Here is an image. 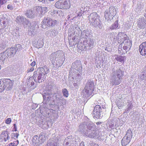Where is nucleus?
I'll list each match as a JSON object with an SVG mask.
<instances>
[{"label":"nucleus","mask_w":146,"mask_h":146,"mask_svg":"<svg viewBox=\"0 0 146 146\" xmlns=\"http://www.w3.org/2000/svg\"><path fill=\"white\" fill-rule=\"evenodd\" d=\"M55 55H56V58H55V60H58V58H63L65 59V58L64 56V54L62 51L58 50L56 52H55Z\"/></svg>","instance_id":"obj_21"},{"label":"nucleus","mask_w":146,"mask_h":146,"mask_svg":"<svg viewBox=\"0 0 146 146\" xmlns=\"http://www.w3.org/2000/svg\"><path fill=\"white\" fill-rule=\"evenodd\" d=\"M56 22V21L51 19H44L41 23V27L44 29H46L48 27L54 26Z\"/></svg>","instance_id":"obj_8"},{"label":"nucleus","mask_w":146,"mask_h":146,"mask_svg":"<svg viewBox=\"0 0 146 146\" xmlns=\"http://www.w3.org/2000/svg\"><path fill=\"white\" fill-rule=\"evenodd\" d=\"M13 134L14 135V137H16L17 138H18V137L19 135V134L18 133H13Z\"/></svg>","instance_id":"obj_56"},{"label":"nucleus","mask_w":146,"mask_h":146,"mask_svg":"<svg viewBox=\"0 0 146 146\" xmlns=\"http://www.w3.org/2000/svg\"><path fill=\"white\" fill-rule=\"evenodd\" d=\"M55 97L56 98V102L58 104H60L65 105L66 103V100L64 99H60L61 98V96L59 94H56L54 95Z\"/></svg>","instance_id":"obj_16"},{"label":"nucleus","mask_w":146,"mask_h":146,"mask_svg":"<svg viewBox=\"0 0 146 146\" xmlns=\"http://www.w3.org/2000/svg\"><path fill=\"white\" fill-rule=\"evenodd\" d=\"M107 47L105 49V50H107L108 51H109V50H107ZM109 51H110V50H109Z\"/></svg>","instance_id":"obj_61"},{"label":"nucleus","mask_w":146,"mask_h":146,"mask_svg":"<svg viewBox=\"0 0 146 146\" xmlns=\"http://www.w3.org/2000/svg\"><path fill=\"white\" fill-rule=\"evenodd\" d=\"M139 51L141 55L146 56V42L142 43L140 45Z\"/></svg>","instance_id":"obj_15"},{"label":"nucleus","mask_w":146,"mask_h":146,"mask_svg":"<svg viewBox=\"0 0 146 146\" xmlns=\"http://www.w3.org/2000/svg\"><path fill=\"white\" fill-rule=\"evenodd\" d=\"M36 62L35 61H33L32 63L31 64V65L32 66H34L35 65Z\"/></svg>","instance_id":"obj_57"},{"label":"nucleus","mask_w":146,"mask_h":146,"mask_svg":"<svg viewBox=\"0 0 146 146\" xmlns=\"http://www.w3.org/2000/svg\"><path fill=\"white\" fill-rule=\"evenodd\" d=\"M68 142H67L66 143V144H68Z\"/></svg>","instance_id":"obj_64"},{"label":"nucleus","mask_w":146,"mask_h":146,"mask_svg":"<svg viewBox=\"0 0 146 146\" xmlns=\"http://www.w3.org/2000/svg\"><path fill=\"white\" fill-rule=\"evenodd\" d=\"M146 77V73L144 72H143L141 74L139 79L141 80H143Z\"/></svg>","instance_id":"obj_33"},{"label":"nucleus","mask_w":146,"mask_h":146,"mask_svg":"<svg viewBox=\"0 0 146 146\" xmlns=\"http://www.w3.org/2000/svg\"><path fill=\"white\" fill-rule=\"evenodd\" d=\"M13 125L14 126V127L12 130V131H16L17 130V126H16V125L15 124H14Z\"/></svg>","instance_id":"obj_48"},{"label":"nucleus","mask_w":146,"mask_h":146,"mask_svg":"<svg viewBox=\"0 0 146 146\" xmlns=\"http://www.w3.org/2000/svg\"><path fill=\"white\" fill-rule=\"evenodd\" d=\"M124 137L131 140L132 137V133L131 129H129L127 131L126 134Z\"/></svg>","instance_id":"obj_29"},{"label":"nucleus","mask_w":146,"mask_h":146,"mask_svg":"<svg viewBox=\"0 0 146 146\" xmlns=\"http://www.w3.org/2000/svg\"><path fill=\"white\" fill-rule=\"evenodd\" d=\"M95 126L93 125H88L86 126L85 124H81L79 126L78 130L83 132L86 136L91 137L97 138L99 137L98 134L94 130Z\"/></svg>","instance_id":"obj_1"},{"label":"nucleus","mask_w":146,"mask_h":146,"mask_svg":"<svg viewBox=\"0 0 146 146\" xmlns=\"http://www.w3.org/2000/svg\"><path fill=\"white\" fill-rule=\"evenodd\" d=\"M32 141L33 143L35 144L41 143H40V140L39 137L36 135H35L33 137Z\"/></svg>","instance_id":"obj_28"},{"label":"nucleus","mask_w":146,"mask_h":146,"mask_svg":"<svg viewBox=\"0 0 146 146\" xmlns=\"http://www.w3.org/2000/svg\"><path fill=\"white\" fill-rule=\"evenodd\" d=\"M118 53L120 54H122L123 53H125V51L123 50V49H122V47L121 46H119L118 49Z\"/></svg>","instance_id":"obj_41"},{"label":"nucleus","mask_w":146,"mask_h":146,"mask_svg":"<svg viewBox=\"0 0 146 146\" xmlns=\"http://www.w3.org/2000/svg\"><path fill=\"white\" fill-rule=\"evenodd\" d=\"M126 43L124 44V45L123 47V49L125 52L129 50L131 48L132 45L131 42L130 40H128Z\"/></svg>","instance_id":"obj_20"},{"label":"nucleus","mask_w":146,"mask_h":146,"mask_svg":"<svg viewBox=\"0 0 146 146\" xmlns=\"http://www.w3.org/2000/svg\"><path fill=\"white\" fill-rule=\"evenodd\" d=\"M36 80L35 78H34L33 77H30L29 79L27 80V85L28 86L31 88V89H34L35 88V87L33 86L34 84L33 81L34 80L36 81Z\"/></svg>","instance_id":"obj_17"},{"label":"nucleus","mask_w":146,"mask_h":146,"mask_svg":"<svg viewBox=\"0 0 146 146\" xmlns=\"http://www.w3.org/2000/svg\"><path fill=\"white\" fill-rule=\"evenodd\" d=\"M7 8L10 10H11L13 9V8L12 5L9 4L7 6Z\"/></svg>","instance_id":"obj_47"},{"label":"nucleus","mask_w":146,"mask_h":146,"mask_svg":"<svg viewBox=\"0 0 146 146\" xmlns=\"http://www.w3.org/2000/svg\"><path fill=\"white\" fill-rule=\"evenodd\" d=\"M123 72L119 69L114 71L111 74V84L115 85L119 84L121 82V78L123 76Z\"/></svg>","instance_id":"obj_2"},{"label":"nucleus","mask_w":146,"mask_h":146,"mask_svg":"<svg viewBox=\"0 0 146 146\" xmlns=\"http://www.w3.org/2000/svg\"><path fill=\"white\" fill-rule=\"evenodd\" d=\"M116 14V11L115 8L111 7L109 8V11H106L105 12V19L108 21H111Z\"/></svg>","instance_id":"obj_6"},{"label":"nucleus","mask_w":146,"mask_h":146,"mask_svg":"<svg viewBox=\"0 0 146 146\" xmlns=\"http://www.w3.org/2000/svg\"><path fill=\"white\" fill-rule=\"evenodd\" d=\"M16 52L15 48L13 47L8 48L5 52V54H7V55L9 56L14 55Z\"/></svg>","instance_id":"obj_18"},{"label":"nucleus","mask_w":146,"mask_h":146,"mask_svg":"<svg viewBox=\"0 0 146 146\" xmlns=\"http://www.w3.org/2000/svg\"><path fill=\"white\" fill-rule=\"evenodd\" d=\"M3 79L0 80V86L3 87Z\"/></svg>","instance_id":"obj_52"},{"label":"nucleus","mask_w":146,"mask_h":146,"mask_svg":"<svg viewBox=\"0 0 146 146\" xmlns=\"http://www.w3.org/2000/svg\"><path fill=\"white\" fill-rule=\"evenodd\" d=\"M74 86L76 87L77 88L78 86V83L77 82H76V83H74Z\"/></svg>","instance_id":"obj_58"},{"label":"nucleus","mask_w":146,"mask_h":146,"mask_svg":"<svg viewBox=\"0 0 146 146\" xmlns=\"http://www.w3.org/2000/svg\"><path fill=\"white\" fill-rule=\"evenodd\" d=\"M7 0H0V6L5 3L7 2Z\"/></svg>","instance_id":"obj_46"},{"label":"nucleus","mask_w":146,"mask_h":146,"mask_svg":"<svg viewBox=\"0 0 146 146\" xmlns=\"http://www.w3.org/2000/svg\"><path fill=\"white\" fill-rule=\"evenodd\" d=\"M62 92L63 94V96L66 97H67L69 95L67 89L64 88L62 90Z\"/></svg>","instance_id":"obj_38"},{"label":"nucleus","mask_w":146,"mask_h":146,"mask_svg":"<svg viewBox=\"0 0 146 146\" xmlns=\"http://www.w3.org/2000/svg\"><path fill=\"white\" fill-rule=\"evenodd\" d=\"M22 49V47L21 46V45L19 44H16V47L15 48V50H16V51H19Z\"/></svg>","instance_id":"obj_36"},{"label":"nucleus","mask_w":146,"mask_h":146,"mask_svg":"<svg viewBox=\"0 0 146 146\" xmlns=\"http://www.w3.org/2000/svg\"><path fill=\"white\" fill-rule=\"evenodd\" d=\"M4 90V88L0 86V92H2Z\"/></svg>","instance_id":"obj_59"},{"label":"nucleus","mask_w":146,"mask_h":146,"mask_svg":"<svg viewBox=\"0 0 146 146\" xmlns=\"http://www.w3.org/2000/svg\"><path fill=\"white\" fill-rule=\"evenodd\" d=\"M57 144L56 142L52 141L50 142L48 141L46 146H57Z\"/></svg>","instance_id":"obj_32"},{"label":"nucleus","mask_w":146,"mask_h":146,"mask_svg":"<svg viewBox=\"0 0 146 146\" xmlns=\"http://www.w3.org/2000/svg\"><path fill=\"white\" fill-rule=\"evenodd\" d=\"M34 70V68L33 67H32L30 69H28L27 70V72H30L32 71H33Z\"/></svg>","instance_id":"obj_54"},{"label":"nucleus","mask_w":146,"mask_h":146,"mask_svg":"<svg viewBox=\"0 0 146 146\" xmlns=\"http://www.w3.org/2000/svg\"><path fill=\"white\" fill-rule=\"evenodd\" d=\"M52 31L51 30L48 31L46 32V34L48 36H52Z\"/></svg>","instance_id":"obj_45"},{"label":"nucleus","mask_w":146,"mask_h":146,"mask_svg":"<svg viewBox=\"0 0 146 146\" xmlns=\"http://www.w3.org/2000/svg\"><path fill=\"white\" fill-rule=\"evenodd\" d=\"M49 72V69L46 68H40V72L38 74H37V72L35 71L33 77L36 80V78L37 77L38 82L40 83L43 82L46 78L45 75L48 74Z\"/></svg>","instance_id":"obj_3"},{"label":"nucleus","mask_w":146,"mask_h":146,"mask_svg":"<svg viewBox=\"0 0 146 146\" xmlns=\"http://www.w3.org/2000/svg\"><path fill=\"white\" fill-rule=\"evenodd\" d=\"M38 42H39V44H40L39 45V46L37 48H40L42 47L43 46V44H42L41 43L42 42L41 41H38Z\"/></svg>","instance_id":"obj_50"},{"label":"nucleus","mask_w":146,"mask_h":146,"mask_svg":"<svg viewBox=\"0 0 146 146\" xmlns=\"http://www.w3.org/2000/svg\"><path fill=\"white\" fill-rule=\"evenodd\" d=\"M19 144V141L18 140L14 141L13 143H11V144L12 145V146H17Z\"/></svg>","instance_id":"obj_43"},{"label":"nucleus","mask_w":146,"mask_h":146,"mask_svg":"<svg viewBox=\"0 0 146 146\" xmlns=\"http://www.w3.org/2000/svg\"><path fill=\"white\" fill-rule=\"evenodd\" d=\"M40 1H43L44 0H38Z\"/></svg>","instance_id":"obj_63"},{"label":"nucleus","mask_w":146,"mask_h":146,"mask_svg":"<svg viewBox=\"0 0 146 146\" xmlns=\"http://www.w3.org/2000/svg\"><path fill=\"white\" fill-rule=\"evenodd\" d=\"M56 7L61 9H67L70 7L69 0H59L55 4Z\"/></svg>","instance_id":"obj_5"},{"label":"nucleus","mask_w":146,"mask_h":146,"mask_svg":"<svg viewBox=\"0 0 146 146\" xmlns=\"http://www.w3.org/2000/svg\"><path fill=\"white\" fill-rule=\"evenodd\" d=\"M94 42L92 41H90V43H89L88 45L90 47H92L93 46Z\"/></svg>","instance_id":"obj_51"},{"label":"nucleus","mask_w":146,"mask_h":146,"mask_svg":"<svg viewBox=\"0 0 146 146\" xmlns=\"http://www.w3.org/2000/svg\"><path fill=\"white\" fill-rule=\"evenodd\" d=\"M51 31H52V33H51L52 36H55L56 35V33H55V30H53V31L51 30Z\"/></svg>","instance_id":"obj_55"},{"label":"nucleus","mask_w":146,"mask_h":146,"mask_svg":"<svg viewBox=\"0 0 146 146\" xmlns=\"http://www.w3.org/2000/svg\"><path fill=\"white\" fill-rule=\"evenodd\" d=\"M82 66L81 65L80 62L79 61H77L73 63L72 64V66L71 67V70H73L74 72L78 73V76L79 77V79L77 78V81H79L80 80V74H79L80 73L79 71L82 68Z\"/></svg>","instance_id":"obj_7"},{"label":"nucleus","mask_w":146,"mask_h":146,"mask_svg":"<svg viewBox=\"0 0 146 146\" xmlns=\"http://www.w3.org/2000/svg\"><path fill=\"white\" fill-rule=\"evenodd\" d=\"M59 60H56V64L58 66V67L61 66L63 64L64 62V61L65 59H64L63 58H59Z\"/></svg>","instance_id":"obj_30"},{"label":"nucleus","mask_w":146,"mask_h":146,"mask_svg":"<svg viewBox=\"0 0 146 146\" xmlns=\"http://www.w3.org/2000/svg\"><path fill=\"white\" fill-rule=\"evenodd\" d=\"M41 7L40 6L36 7L35 9L36 13L38 14L39 15H41Z\"/></svg>","instance_id":"obj_39"},{"label":"nucleus","mask_w":146,"mask_h":146,"mask_svg":"<svg viewBox=\"0 0 146 146\" xmlns=\"http://www.w3.org/2000/svg\"><path fill=\"white\" fill-rule=\"evenodd\" d=\"M43 102L46 103L53 99V94L50 93H46L43 95Z\"/></svg>","instance_id":"obj_14"},{"label":"nucleus","mask_w":146,"mask_h":146,"mask_svg":"<svg viewBox=\"0 0 146 146\" xmlns=\"http://www.w3.org/2000/svg\"><path fill=\"white\" fill-rule=\"evenodd\" d=\"M97 14L96 13H94L91 14L89 19L90 22V24L93 25L94 26L97 25L98 23L100 21L99 19L97 18Z\"/></svg>","instance_id":"obj_9"},{"label":"nucleus","mask_w":146,"mask_h":146,"mask_svg":"<svg viewBox=\"0 0 146 146\" xmlns=\"http://www.w3.org/2000/svg\"><path fill=\"white\" fill-rule=\"evenodd\" d=\"M74 28H73V29L71 28L69 29L68 33V36H69L71 37L72 35H74V33L75 32V31H74Z\"/></svg>","instance_id":"obj_37"},{"label":"nucleus","mask_w":146,"mask_h":146,"mask_svg":"<svg viewBox=\"0 0 146 146\" xmlns=\"http://www.w3.org/2000/svg\"><path fill=\"white\" fill-rule=\"evenodd\" d=\"M118 21L117 20L114 24L112 25L110 27V29H111L112 30L115 29L118 27Z\"/></svg>","instance_id":"obj_31"},{"label":"nucleus","mask_w":146,"mask_h":146,"mask_svg":"<svg viewBox=\"0 0 146 146\" xmlns=\"http://www.w3.org/2000/svg\"><path fill=\"white\" fill-rule=\"evenodd\" d=\"M35 26H31L29 28V29L28 33L29 35L32 36L34 35L36 32V29Z\"/></svg>","instance_id":"obj_22"},{"label":"nucleus","mask_w":146,"mask_h":146,"mask_svg":"<svg viewBox=\"0 0 146 146\" xmlns=\"http://www.w3.org/2000/svg\"><path fill=\"white\" fill-rule=\"evenodd\" d=\"M16 21L17 23L23 24L25 28L29 27L31 25L30 23L23 17H18L16 18Z\"/></svg>","instance_id":"obj_12"},{"label":"nucleus","mask_w":146,"mask_h":146,"mask_svg":"<svg viewBox=\"0 0 146 146\" xmlns=\"http://www.w3.org/2000/svg\"><path fill=\"white\" fill-rule=\"evenodd\" d=\"M116 59L117 61L121 62H122L124 60L123 57L121 56L117 57V58H116Z\"/></svg>","instance_id":"obj_42"},{"label":"nucleus","mask_w":146,"mask_h":146,"mask_svg":"<svg viewBox=\"0 0 146 146\" xmlns=\"http://www.w3.org/2000/svg\"><path fill=\"white\" fill-rule=\"evenodd\" d=\"M6 57L5 52L0 53V63L1 64L4 63Z\"/></svg>","instance_id":"obj_25"},{"label":"nucleus","mask_w":146,"mask_h":146,"mask_svg":"<svg viewBox=\"0 0 146 146\" xmlns=\"http://www.w3.org/2000/svg\"><path fill=\"white\" fill-rule=\"evenodd\" d=\"M83 36H84V37H85V38H86L88 37L87 35H86V32L85 31H84L82 33Z\"/></svg>","instance_id":"obj_53"},{"label":"nucleus","mask_w":146,"mask_h":146,"mask_svg":"<svg viewBox=\"0 0 146 146\" xmlns=\"http://www.w3.org/2000/svg\"><path fill=\"white\" fill-rule=\"evenodd\" d=\"M50 60L52 61H54V62H55V58H56V55H55V52L52 53L50 55Z\"/></svg>","instance_id":"obj_40"},{"label":"nucleus","mask_w":146,"mask_h":146,"mask_svg":"<svg viewBox=\"0 0 146 146\" xmlns=\"http://www.w3.org/2000/svg\"><path fill=\"white\" fill-rule=\"evenodd\" d=\"M11 122V119L10 118H8L5 120V123L7 124H9Z\"/></svg>","instance_id":"obj_44"},{"label":"nucleus","mask_w":146,"mask_h":146,"mask_svg":"<svg viewBox=\"0 0 146 146\" xmlns=\"http://www.w3.org/2000/svg\"><path fill=\"white\" fill-rule=\"evenodd\" d=\"M61 11H57L56 10H53L51 13V14L52 15H57L58 14L59 15H60Z\"/></svg>","instance_id":"obj_35"},{"label":"nucleus","mask_w":146,"mask_h":146,"mask_svg":"<svg viewBox=\"0 0 146 146\" xmlns=\"http://www.w3.org/2000/svg\"><path fill=\"white\" fill-rule=\"evenodd\" d=\"M100 106L99 105H97L95 106L94 110V117L96 118H98L99 117L100 114Z\"/></svg>","instance_id":"obj_19"},{"label":"nucleus","mask_w":146,"mask_h":146,"mask_svg":"<svg viewBox=\"0 0 146 146\" xmlns=\"http://www.w3.org/2000/svg\"><path fill=\"white\" fill-rule=\"evenodd\" d=\"M75 39V37H73L72 38L73 40H74Z\"/></svg>","instance_id":"obj_60"},{"label":"nucleus","mask_w":146,"mask_h":146,"mask_svg":"<svg viewBox=\"0 0 146 146\" xmlns=\"http://www.w3.org/2000/svg\"><path fill=\"white\" fill-rule=\"evenodd\" d=\"M130 139H128L126 137H124L121 141L122 145L123 146H126L130 142Z\"/></svg>","instance_id":"obj_23"},{"label":"nucleus","mask_w":146,"mask_h":146,"mask_svg":"<svg viewBox=\"0 0 146 146\" xmlns=\"http://www.w3.org/2000/svg\"><path fill=\"white\" fill-rule=\"evenodd\" d=\"M47 8L45 7H41V15H44L48 11Z\"/></svg>","instance_id":"obj_34"},{"label":"nucleus","mask_w":146,"mask_h":146,"mask_svg":"<svg viewBox=\"0 0 146 146\" xmlns=\"http://www.w3.org/2000/svg\"><path fill=\"white\" fill-rule=\"evenodd\" d=\"M1 135L3 137L4 141L6 142L9 138L7 132L5 131H3L1 133Z\"/></svg>","instance_id":"obj_27"},{"label":"nucleus","mask_w":146,"mask_h":146,"mask_svg":"<svg viewBox=\"0 0 146 146\" xmlns=\"http://www.w3.org/2000/svg\"><path fill=\"white\" fill-rule=\"evenodd\" d=\"M40 140V143H42L46 139L45 134L43 133H42L40 134L39 137Z\"/></svg>","instance_id":"obj_26"},{"label":"nucleus","mask_w":146,"mask_h":146,"mask_svg":"<svg viewBox=\"0 0 146 146\" xmlns=\"http://www.w3.org/2000/svg\"><path fill=\"white\" fill-rule=\"evenodd\" d=\"M95 88L94 83L93 81H88L86 84L85 88L83 90L82 94L85 97L91 95Z\"/></svg>","instance_id":"obj_4"},{"label":"nucleus","mask_w":146,"mask_h":146,"mask_svg":"<svg viewBox=\"0 0 146 146\" xmlns=\"http://www.w3.org/2000/svg\"><path fill=\"white\" fill-rule=\"evenodd\" d=\"M117 37L118 38V42L120 44L122 43H126L128 40H129L126 35L121 33H118Z\"/></svg>","instance_id":"obj_11"},{"label":"nucleus","mask_w":146,"mask_h":146,"mask_svg":"<svg viewBox=\"0 0 146 146\" xmlns=\"http://www.w3.org/2000/svg\"><path fill=\"white\" fill-rule=\"evenodd\" d=\"M137 26L141 29H143L146 27V18H139L137 22Z\"/></svg>","instance_id":"obj_13"},{"label":"nucleus","mask_w":146,"mask_h":146,"mask_svg":"<svg viewBox=\"0 0 146 146\" xmlns=\"http://www.w3.org/2000/svg\"><path fill=\"white\" fill-rule=\"evenodd\" d=\"M96 124H97V125H99L100 124V123L99 122H98L96 123Z\"/></svg>","instance_id":"obj_62"},{"label":"nucleus","mask_w":146,"mask_h":146,"mask_svg":"<svg viewBox=\"0 0 146 146\" xmlns=\"http://www.w3.org/2000/svg\"><path fill=\"white\" fill-rule=\"evenodd\" d=\"M4 90L5 89L7 90H9L12 89L13 84V81L10 79H3Z\"/></svg>","instance_id":"obj_10"},{"label":"nucleus","mask_w":146,"mask_h":146,"mask_svg":"<svg viewBox=\"0 0 146 146\" xmlns=\"http://www.w3.org/2000/svg\"><path fill=\"white\" fill-rule=\"evenodd\" d=\"M128 109H131L133 107V105L129 103L127 105Z\"/></svg>","instance_id":"obj_49"},{"label":"nucleus","mask_w":146,"mask_h":146,"mask_svg":"<svg viewBox=\"0 0 146 146\" xmlns=\"http://www.w3.org/2000/svg\"><path fill=\"white\" fill-rule=\"evenodd\" d=\"M25 15L27 17L29 18H33L35 16L34 12L31 10H27L25 13Z\"/></svg>","instance_id":"obj_24"}]
</instances>
